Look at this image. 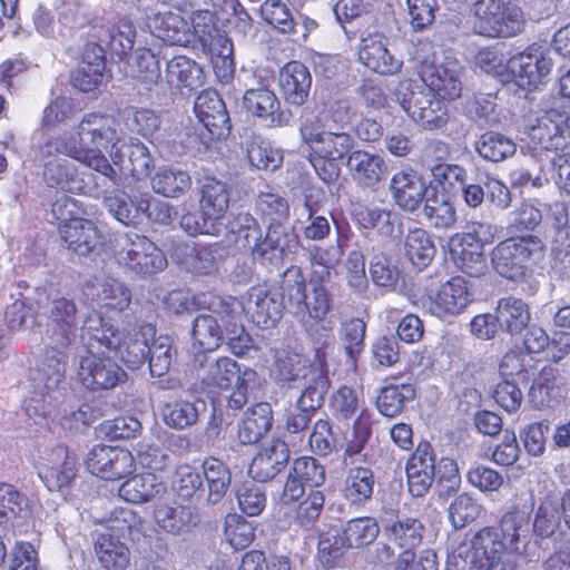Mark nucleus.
I'll return each mask as SVG.
<instances>
[{
  "label": "nucleus",
  "instance_id": "nucleus-60",
  "mask_svg": "<svg viewBox=\"0 0 570 570\" xmlns=\"http://www.w3.org/2000/svg\"><path fill=\"white\" fill-rule=\"evenodd\" d=\"M432 181L443 194L456 195L466 181V170L459 165L439 163L431 168Z\"/></svg>",
  "mask_w": 570,
  "mask_h": 570
},
{
  "label": "nucleus",
  "instance_id": "nucleus-63",
  "mask_svg": "<svg viewBox=\"0 0 570 570\" xmlns=\"http://www.w3.org/2000/svg\"><path fill=\"white\" fill-rule=\"evenodd\" d=\"M203 472L208 484L209 498L217 502L229 487L230 472L220 460L213 456L205 459Z\"/></svg>",
  "mask_w": 570,
  "mask_h": 570
},
{
  "label": "nucleus",
  "instance_id": "nucleus-61",
  "mask_svg": "<svg viewBox=\"0 0 570 570\" xmlns=\"http://www.w3.org/2000/svg\"><path fill=\"white\" fill-rule=\"evenodd\" d=\"M224 535L235 550H243L255 540V527L244 517L229 513L225 518Z\"/></svg>",
  "mask_w": 570,
  "mask_h": 570
},
{
  "label": "nucleus",
  "instance_id": "nucleus-4",
  "mask_svg": "<svg viewBox=\"0 0 570 570\" xmlns=\"http://www.w3.org/2000/svg\"><path fill=\"white\" fill-rule=\"evenodd\" d=\"M325 282L309 279L311 289L307 291L306 278L299 266L291 265L283 273L279 283L283 299L301 322L318 324L332 311L333 296Z\"/></svg>",
  "mask_w": 570,
  "mask_h": 570
},
{
  "label": "nucleus",
  "instance_id": "nucleus-21",
  "mask_svg": "<svg viewBox=\"0 0 570 570\" xmlns=\"http://www.w3.org/2000/svg\"><path fill=\"white\" fill-rule=\"evenodd\" d=\"M435 452L429 441H420L405 464L410 493L420 498L425 495L435 478Z\"/></svg>",
  "mask_w": 570,
  "mask_h": 570
},
{
  "label": "nucleus",
  "instance_id": "nucleus-1",
  "mask_svg": "<svg viewBox=\"0 0 570 570\" xmlns=\"http://www.w3.org/2000/svg\"><path fill=\"white\" fill-rule=\"evenodd\" d=\"M530 517L520 504L510 505L495 525L480 528L451 551L446 570H493L517 557L539 560L540 553L529 551L524 543Z\"/></svg>",
  "mask_w": 570,
  "mask_h": 570
},
{
  "label": "nucleus",
  "instance_id": "nucleus-42",
  "mask_svg": "<svg viewBox=\"0 0 570 570\" xmlns=\"http://www.w3.org/2000/svg\"><path fill=\"white\" fill-rule=\"evenodd\" d=\"M255 214L267 227L287 229L289 204L277 193L261 191L254 202Z\"/></svg>",
  "mask_w": 570,
  "mask_h": 570
},
{
  "label": "nucleus",
  "instance_id": "nucleus-34",
  "mask_svg": "<svg viewBox=\"0 0 570 570\" xmlns=\"http://www.w3.org/2000/svg\"><path fill=\"white\" fill-rule=\"evenodd\" d=\"M273 410L269 403L261 402L248 407L237 425V439L243 445L258 443L272 429Z\"/></svg>",
  "mask_w": 570,
  "mask_h": 570
},
{
  "label": "nucleus",
  "instance_id": "nucleus-40",
  "mask_svg": "<svg viewBox=\"0 0 570 570\" xmlns=\"http://www.w3.org/2000/svg\"><path fill=\"white\" fill-rule=\"evenodd\" d=\"M559 379V371L550 365L540 370L529 390V402L534 409H551L560 402Z\"/></svg>",
  "mask_w": 570,
  "mask_h": 570
},
{
  "label": "nucleus",
  "instance_id": "nucleus-33",
  "mask_svg": "<svg viewBox=\"0 0 570 570\" xmlns=\"http://www.w3.org/2000/svg\"><path fill=\"white\" fill-rule=\"evenodd\" d=\"M254 307H249L250 320L258 327L267 330L273 328L283 316L284 304L282 292L272 291V288L254 287L250 293V302Z\"/></svg>",
  "mask_w": 570,
  "mask_h": 570
},
{
  "label": "nucleus",
  "instance_id": "nucleus-9",
  "mask_svg": "<svg viewBox=\"0 0 570 570\" xmlns=\"http://www.w3.org/2000/svg\"><path fill=\"white\" fill-rule=\"evenodd\" d=\"M492 226L476 223L473 232L456 234L451 238L450 252L458 268L470 277H481L488 271L484 244L492 243Z\"/></svg>",
  "mask_w": 570,
  "mask_h": 570
},
{
  "label": "nucleus",
  "instance_id": "nucleus-18",
  "mask_svg": "<svg viewBox=\"0 0 570 570\" xmlns=\"http://www.w3.org/2000/svg\"><path fill=\"white\" fill-rule=\"evenodd\" d=\"M78 318V307L72 298L59 296L51 299L46 312L47 333L51 343L70 347L77 337Z\"/></svg>",
  "mask_w": 570,
  "mask_h": 570
},
{
  "label": "nucleus",
  "instance_id": "nucleus-19",
  "mask_svg": "<svg viewBox=\"0 0 570 570\" xmlns=\"http://www.w3.org/2000/svg\"><path fill=\"white\" fill-rule=\"evenodd\" d=\"M325 482V468L313 456H299L293 461L281 499L283 503L297 502L305 494V488L315 490Z\"/></svg>",
  "mask_w": 570,
  "mask_h": 570
},
{
  "label": "nucleus",
  "instance_id": "nucleus-45",
  "mask_svg": "<svg viewBox=\"0 0 570 570\" xmlns=\"http://www.w3.org/2000/svg\"><path fill=\"white\" fill-rule=\"evenodd\" d=\"M351 216L361 229L375 230L379 235L386 237L394 233L393 213L389 209L356 204Z\"/></svg>",
  "mask_w": 570,
  "mask_h": 570
},
{
  "label": "nucleus",
  "instance_id": "nucleus-64",
  "mask_svg": "<svg viewBox=\"0 0 570 570\" xmlns=\"http://www.w3.org/2000/svg\"><path fill=\"white\" fill-rule=\"evenodd\" d=\"M131 302V293L127 286L116 279L102 284L98 293V303L106 313L122 312Z\"/></svg>",
  "mask_w": 570,
  "mask_h": 570
},
{
  "label": "nucleus",
  "instance_id": "nucleus-46",
  "mask_svg": "<svg viewBox=\"0 0 570 570\" xmlns=\"http://www.w3.org/2000/svg\"><path fill=\"white\" fill-rule=\"evenodd\" d=\"M112 119L106 115L90 112L83 116L78 126V135L81 140H87L95 147L107 149L116 138Z\"/></svg>",
  "mask_w": 570,
  "mask_h": 570
},
{
  "label": "nucleus",
  "instance_id": "nucleus-44",
  "mask_svg": "<svg viewBox=\"0 0 570 570\" xmlns=\"http://www.w3.org/2000/svg\"><path fill=\"white\" fill-rule=\"evenodd\" d=\"M379 423L375 414L367 407L361 409L352 423L350 438L343 449L344 459L353 460L360 455L368 444L374 426Z\"/></svg>",
  "mask_w": 570,
  "mask_h": 570
},
{
  "label": "nucleus",
  "instance_id": "nucleus-38",
  "mask_svg": "<svg viewBox=\"0 0 570 570\" xmlns=\"http://www.w3.org/2000/svg\"><path fill=\"white\" fill-rule=\"evenodd\" d=\"M125 479L118 489V495L129 503H147L166 490L164 482L153 472H134Z\"/></svg>",
  "mask_w": 570,
  "mask_h": 570
},
{
  "label": "nucleus",
  "instance_id": "nucleus-50",
  "mask_svg": "<svg viewBox=\"0 0 570 570\" xmlns=\"http://www.w3.org/2000/svg\"><path fill=\"white\" fill-rule=\"evenodd\" d=\"M288 229L266 227L265 236L261 232V239L257 242V246L254 245L250 250L253 259L262 264L282 259L285 249L288 247Z\"/></svg>",
  "mask_w": 570,
  "mask_h": 570
},
{
  "label": "nucleus",
  "instance_id": "nucleus-55",
  "mask_svg": "<svg viewBox=\"0 0 570 570\" xmlns=\"http://www.w3.org/2000/svg\"><path fill=\"white\" fill-rule=\"evenodd\" d=\"M424 527L415 518L399 519L385 528L387 540L400 549L416 548L423 538Z\"/></svg>",
  "mask_w": 570,
  "mask_h": 570
},
{
  "label": "nucleus",
  "instance_id": "nucleus-36",
  "mask_svg": "<svg viewBox=\"0 0 570 570\" xmlns=\"http://www.w3.org/2000/svg\"><path fill=\"white\" fill-rule=\"evenodd\" d=\"M346 166L352 179L363 187L375 186L386 169L380 155L364 149H352L346 158Z\"/></svg>",
  "mask_w": 570,
  "mask_h": 570
},
{
  "label": "nucleus",
  "instance_id": "nucleus-11",
  "mask_svg": "<svg viewBox=\"0 0 570 570\" xmlns=\"http://www.w3.org/2000/svg\"><path fill=\"white\" fill-rule=\"evenodd\" d=\"M448 100L426 94L425 88L410 80L403 95L402 107L422 128L434 130L449 121Z\"/></svg>",
  "mask_w": 570,
  "mask_h": 570
},
{
  "label": "nucleus",
  "instance_id": "nucleus-20",
  "mask_svg": "<svg viewBox=\"0 0 570 570\" xmlns=\"http://www.w3.org/2000/svg\"><path fill=\"white\" fill-rule=\"evenodd\" d=\"M508 66L518 86L524 90L532 91L550 73L552 61L543 55L539 47L531 46L511 57Z\"/></svg>",
  "mask_w": 570,
  "mask_h": 570
},
{
  "label": "nucleus",
  "instance_id": "nucleus-17",
  "mask_svg": "<svg viewBox=\"0 0 570 570\" xmlns=\"http://www.w3.org/2000/svg\"><path fill=\"white\" fill-rule=\"evenodd\" d=\"M472 301L468 282L461 276H453L435 294L428 295L423 304L431 315L443 320L462 314Z\"/></svg>",
  "mask_w": 570,
  "mask_h": 570
},
{
  "label": "nucleus",
  "instance_id": "nucleus-53",
  "mask_svg": "<svg viewBox=\"0 0 570 570\" xmlns=\"http://www.w3.org/2000/svg\"><path fill=\"white\" fill-rule=\"evenodd\" d=\"M240 311L232 315L225 316L223 314H216L224 325L225 334L227 335L228 350L236 356L245 355L250 347V337L245 333V328L242 324V317L245 313V307L242 301L238 299Z\"/></svg>",
  "mask_w": 570,
  "mask_h": 570
},
{
  "label": "nucleus",
  "instance_id": "nucleus-15",
  "mask_svg": "<svg viewBox=\"0 0 570 570\" xmlns=\"http://www.w3.org/2000/svg\"><path fill=\"white\" fill-rule=\"evenodd\" d=\"M198 207L203 219L202 226L195 228L199 234H212L229 207V189L226 183L214 176H204L198 181Z\"/></svg>",
  "mask_w": 570,
  "mask_h": 570
},
{
  "label": "nucleus",
  "instance_id": "nucleus-57",
  "mask_svg": "<svg viewBox=\"0 0 570 570\" xmlns=\"http://www.w3.org/2000/svg\"><path fill=\"white\" fill-rule=\"evenodd\" d=\"M560 527V515L557 504L552 500H543L538 505L533 522L532 532L534 543L539 547L546 539L552 538Z\"/></svg>",
  "mask_w": 570,
  "mask_h": 570
},
{
  "label": "nucleus",
  "instance_id": "nucleus-32",
  "mask_svg": "<svg viewBox=\"0 0 570 570\" xmlns=\"http://www.w3.org/2000/svg\"><path fill=\"white\" fill-rule=\"evenodd\" d=\"M99 148L100 147L85 148L76 145L68 147L66 138L58 136L46 141L43 146V154L46 156L52 155L53 151L67 154L71 158L81 161L101 175L114 179L117 173Z\"/></svg>",
  "mask_w": 570,
  "mask_h": 570
},
{
  "label": "nucleus",
  "instance_id": "nucleus-23",
  "mask_svg": "<svg viewBox=\"0 0 570 570\" xmlns=\"http://www.w3.org/2000/svg\"><path fill=\"white\" fill-rule=\"evenodd\" d=\"M419 85L426 94L453 101L461 96L462 82L458 70L446 63L422 61L419 69Z\"/></svg>",
  "mask_w": 570,
  "mask_h": 570
},
{
  "label": "nucleus",
  "instance_id": "nucleus-59",
  "mask_svg": "<svg viewBox=\"0 0 570 570\" xmlns=\"http://www.w3.org/2000/svg\"><path fill=\"white\" fill-rule=\"evenodd\" d=\"M476 151L482 158L498 163L515 153V144L499 132L487 131L481 135L476 144Z\"/></svg>",
  "mask_w": 570,
  "mask_h": 570
},
{
  "label": "nucleus",
  "instance_id": "nucleus-37",
  "mask_svg": "<svg viewBox=\"0 0 570 570\" xmlns=\"http://www.w3.org/2000/svg\"><path fill=\"white\" fill-rule=\"evenodd\" d=\"M495 320L503 332L512 336L520 335L530 324V306L513 295L501 297L497 303Z\"/></svg>",
  "mask_w": 570,
  "mask_h": 570
},
{
  "label": "nucleus",
  "instance_id": "nucleus-54",
  "mask_svg": "<svg viewBox=\"0 0 570 570\" xmlns=\"http://www.w3.org/2000/svg\"><path fill=\"white\" fill-rule=\"evenodd\" d=\"M380 532L376 520L372 517H360L346 522L342 531V540L348 548H361L372 543Z\"/></svg>",
  "mask_w": 570,
  "mask_h": 570
},
{
  "label": "nucleus",
  "instance_id": "nucleus-7",
  "mask_svg": "<svg viewBox=\"0 0 570 570\" xmlns=\"http://www.w3.org/2000/svg\"><path fill=\"white\" fill-rule=\"evenodd\" d=\"M114 257L119 266L139 276L154 275L167 266L165 253L146 235L136 232L116 238Z\"/></svg>",
  "mask_w": 570,
  "mask_h": 570
},
{
  "label": "nucleus",
  "instance_id": "nucleus-31",
  "mask_svg": "<svg viewBox=\"0 0 570 570\" xmlns=\"http://www.w3.org/2000/svg\"><path fill=\"white\" fill-rule=\"evenodd\" d=\"M312 76L308 68L301 61L285 63L278 73V86L285 101L293 106H302L308 98Z\"/></svg>",
  "mask_w": 570,
  "mask_h": 570
},
{
  "label": "nucleus",
  "instance_id": "nucleus-62",
  "mask_svg": "<svg viewBox=\"0 0 570 570\" xmlns=\"http://www.w3.org/2000/svg\"><path fill=\"white\" fill-rule=\"evenodd\" d=\"M325 503L321 490H309L305 498L298 500L294 512V522L302 529L311 530L315 527Z\"/></svg>",
  "mask_w": 570,
  "mask_h": 570
},
{
  "label": "nucleus",
  "instance_id": "nucleus-22",
  "mask_svg": "<svg viewBox=\"0 0 570 570\" xmlns=\"http://www.w3.org/2000/svg\"><path fill=\"white\" fill-rule=\"evenodd\" d=\"M194 111L199 122L208 131L210 140L226 137L232 128L226 105L219 94L214 89H204L197 96Z\"/></svg>",
  "mask_w": 570,
  "mask_h": 570
},
{
  "label": "nucleus",
  "instance_id": "nucleus-6",
  "mask_svg": "<svg viewBox=\"0 0 570 570\" xmlns=\"http://www.w3.org/2000/svg\"><path fill=\"white\" fill-rule=\"evenodd\" d=\"M544 245L538 236L509 237L500 242L491 253L493 269L509 281L524 278L538 261L543 257Z\"/></svg>",
  "mask_w": 570,
  "mask_h": 570
},
{
  "label": "nucleus",
  "instance_id": "nucleus-43",
  "mask_svg": "<svg viewBox=\"0 0 570 570\" xmlns=\"http://www.w3.org/2000/svg\"><path fill=\"white\" fill-rule=\"evenodd\" d=\"M106 35L101 40L108 49L119 59L126 58L132 50L136 39V29L132 21L125 16H117L106 24Z\"/></svg>",
  "mask_w": 570,
  "mask_h": 570
},
{
  "label": "nucleus",
  "instance_id": "nucleus-26",
  "mask_svg": "<svg viewBox=\"0 0 570 570\" xmlns=\"http://www.w3.org/2000/svg\"><path fill=\"white\" fill-rule=\"evenodd\" d=\"M357 55L358 60L366 68L381 75H394L402 68V61L389 51L384 43V36L380 32H372L363 37Z\"/></svg>",
  "mask_w": 570,
  "mask_h": 570
},
{
  "label": "nucleus",
  "instance_id": "nucleus-51",
  "mask_svg": "<svg viewBox=\"0 0 570 570\" xmlns=\"http://www.w3.org/2000/svg\"><path fill=\"white\" fill-rule=\"evenodd\" d=\"M404 252L411 264L422 269L431 264L435 255V246L426 230L414 228L405 236Z\"/></svg>",
  "mask_w": 570,
  "mask_h": 570
},
{
  "label": "nucleus",
  "instance_id": "nucleus-28",
  "mask_svg": "<svg viewBox=\"0 0 570 570\" xmlns=\"http://www.w3.org/2000/svg\"><path fill=\"white\" fill-rule=\"evenodd\" d=\"M288 460V445L281 439H273L253 458L248 474L257 482H268L286 466Z\"/></svg>",
  "mask_w": 570,
  "mask_h": 570
},
{
  "label": "nucleus",
  "instance_id": "nucleus-52",
  "mask_svg": "<svg viewBox=\"0 0 570 570\" xmlns=\"http://www.w3.org/2000/svg\"><path fill=\"white\" fill-rule=\"evenodd\" d=\"M225 328L218 324V318L212 314H200L193 322L191 336L200 350L212 352L224 341Z\"/></svg>",
  "mask_w": 570,
  "mask_h": 570
},
{
  "label": "nucleus",
  "instance_id": "nucleus-41",
  "mask_svg": "<svg viewBox=\"0 0 570 570\" xmlns=\"http://www.w3.org/2000/svg\"><path fill=\"white\" fill-rule=\"evenodd\" d=\"M94 551L105 570H126L130 564V549L118 537L100 533L94 541Z\"/></svg>",
  "mask_w": 570,
  "mask_h": 570
},
{
  "label": "nucleus",
  "instance_id": "nucleus-49",
  "mask_svg": "<svg viewBox=\"0 0 570 570\" xmlns=\"http://www.w3.org/2000/svg\"><path fill=\"white\" fill-rule=\"evenodd\" d=\"M364 403L363 391L343 384L332 392L328 399V410L337 421H350L361 411Z\"/></svg>",
  "mask_w": 570,
  "mask_h": 570
},
{
  "label": "nucleus",
  "instance_id": "nucleus-8",
  "mask_svg": "<svg viewBox=\"0 0 570 570\" xmlns=\"http://www.w3.org/2000/svg\"><path fill=\"white\" fill-rule=\"evenodd\" d=\"M75 206L76 202L72 197L62 195L52 203L51 212L57 219L62 220L59 225V234L66 248L79 256H87L102 245V235L92 220L68 217L72 214L69 207Z\"/></svg>",
  "mask_w": 570,
  "mask_h": 570
},
{
  "label": "nucleus",
  "instance_id": "nucleus-35",
  "mask_svg": "<svg viewBox=\"0 0 570 570\" xmlns=\"http://www.w3.org/2000/svg\"><path fill=\"white\" fill-rule=\"evenodd\" d=\"M243 104L248 112L273 126H284L288 121L287 116L281 109L277 96L268 88L247 89L243 97Z\"/></svg>",
  "mask_w": 570,
  "mask_h": 570
},
{
  "label": "nucleus",
  "instance_id": "nucleus-30",
  "mask_svg": "<svg viewBox=\"0 0 570 570\" xmlns=\"http://www.w3.org/2000/svg\"><path fill=\"white\" fill-rule=\"evenodd\" d=\"M375 484L376 476L371 468L354 465L347 469L340 493L350 507L362 508L372 500Z\"/></svg>",
  "mask_w": 570,
  "mask_h": 570
},
{
  "label": "nucleus",
  "instance_id": "nucleus-2",
  "mask_svg": "<svg viewBox=\"0 0 570 570\" xmlns=\"http://www.w3.org/2000/svg\"><path fill=\"white\" fill-rule=\"evenodd\" d=\"M301 146L317 177L334 184L341 176L342 164L354 148V138L346 131H332L317 117L299 126Z\"/></svg>",
  "mask_w": 570,
  "mask_h": 570
},
{
  "label": "nucleus",
  "instance_id": "nucleus-47",
  "mask_svg": "<svg viewBox=\"0 0 570 570\" xmlns=\"http://www.w3.org/2000/svg\"><path fill=\"white\" fill-rule=\"evenodd\" d=\"M227 237L237 248L252 250L261 239L262 228L257 219L249 213L235 214L226 225Z\"/></svg>",
  "mask_w": 570,
  "mask_h": 570
},
{
  "label": "nucleus",
  "instance_id": "nucleus-29",
  "mask_svg": "<svg viewBox=\"0 0 570 570\" xmlns=\"http://www.w3.org/2000/svg\"><path fill=\"white\" fill-rule=\"evenodd\" d=\"M390 188L395 203L406 212L419 209L428 190L423 176L411 168L396 171Z\"/></svg>",
  "mask_w": 570,
  "mask_h": 570
},
{
  "label": "nucleus",
  "instance_id": "nucleus-58",
  "mask_svg": "<svg viewBox=\"0 0 570 570\" xmlns=\"http://www.w3.org/2000/svg\"><path fill=\"white\" fill-rule=\"evenodd\" d=\"M482 504L469 493L458 494L449 505V520L455 529H462L474 522L483 512Z\"/></svg>",
  "mask_w": 570,
  "mask_h": 570
},
{
  "label": "nucleus",
  "instance_id": "nucleus-5",
  "mask_svg": "<svg viewBox=\"0 0 570 570\" xmlns=\"http://www.w3.org/2000/svg\"><path fill=\"white\" fill-rule=\"evenodd\" d=\"M471 12L475 33L488 38L515 37L525 26L515 0H474Z\"/></svg>",
  "mask_w": 570,
  "mask_h": 570
},
{
  "label": "nucleus",
  "instance_id": "nucleus-10",
  "mask_svg": "<svg viewBox=\"0 0 570 570\" xmlns=\"http://www.w3.org/2000/svg\"><path fill=\"white\" fill-rule=\"evenodd\" d=\"M79 458L65 444L43 452L37 464L38 476L50 492H68L79 474Z\"/></svg>",
  "mask_w": 570,
  "mask_h": 570
},
{
  "label": "nucleus",
  "instance_id": "nucleus-16",
  "mask_svg": "<svg viewBox=\"0 0 570 570\" xmlns=\"http://www.w3.org/2000/svg\"><path fill=\"white\" fill-rule=\"evenodd\" d=\"M166 304L176 314L206 309L212 314L227 316L237 314L240 308L238 298L234 296H222L210 291L193 294L188 291L176 289L168 293Z\"/></svg>",
  "mask_w": 570,
  "mask_h": 570
},
{
  "label": "nucleus",
  "instance_id": "nucleus-12",
  "mask_svg": "<svg viewBox=\"0 0 570 570\" xmlns=\"http://www.w3.org/2000/svg\"><path fill=\"white\" fill-rule=\"evenodd\" d=\"M86 354L80 357L78 379L81 384L91 391L110 390L127 380L125 370L105 351L90 347L86 341Z\"/></svg>",
  "mask_w": 570,
  "mask_h": 570
},
{
  "label": "nucleus",
  "instance_id": "nucleus-27",
  "mask_svg": "<svg viewBox=\"0 0 570 570\" xmlns=\"http://www.w3.org/2000/svg\"><path fill=\"white\" fill-rule=\"evenodd\" d=\"M401 376V373L386 376L385 384L377 393L375 405L380 414L385 417L399 416L415 399V385L412 382L399 383L397 380Z\"/></svg>",
  "mask_w": 570,
  "mask_h": 570
},
{
  "label": "nucleus",
  "instance_id": "nucleus-24",
  "mask_svg": "<svg viewBox=\"0 0 570 570\" xmlns=\"http://www.w3.org/2000/svg\"><path fill=\"white\" fill-rule=\"evenodd\" d=\"M105 68V50L100 45L89 42L82 49L79 66L71 71L70 83L81 92H91L101 85Z\"/></svg>",
  "mask_w": 570,
  "mask_h": 570
},
{
  "label": "nucleus",
  "instance_id": "nucleus-25",
  "mask_svg": "<svg viewBox=\"0 0 570 570\" xmlns=\"http://www.w3.org/2000/svg\"><path fill=\"white\" fill-rule=\"evenodd\" d=\"M150 32L170 46H188L191 31L188 19L179 11H158L147 17Z\"/></svg>",
  "mask_w": 570,
  "mask_h": 570
},
{
  "label": "nucleus",
  "instance_id": "nucleus-3",
  "mask_svg": "<svg viewBox=\"0 0 570 570\" xmlns=\"http://www.w3.org/2000/svg\"><path fill=\"white\" fill-rule=\"evenodd\" d=\"M82 337L97 351H114L131 370L140 368L148 358L149 345L142 333H125L114 325L110 317L102 312L87 314L82 324Z\"/></svg>",
  "mask_w": 570,
  "mask_h": 570
},
{
  "label": "nucleus",
  "instance_id": "nucleus-14",
  "mask_svg": "<svg viewBox=\"0 0 570 570\" xmlns=\"http://www.w3.org/2000/svg\"><path fill=\"white\" fill-rule=\"evenodd\" d=\"M530 141L542 150H563L570 144V115L564 110H544L528 128Z\"/></svg>",
  "mask_w": 570,
  "mask_h": 570
},
{
  "label": "nucleus",
  "instance_id": "nucleus-39",
  "mask_svg": "<svg viewBox=\"0 0 570 570\" xmlns=\"http://www.w3.org/2000/svg\"><path fill=\"white\" fill-rule=\"evenodd\" d=\"M239 382H244L240 377V367L235 360L228 356H220L210 363L200 381L202 389L213 395H219Z\"/></svg>",
  "mask_w": 570,
  "mask_h": 570
},
{
  "label": "nucleus",
  "instance_id": "nucleus-56",
  "mask_svg": "<svg viewBox=\"0 0 570 570\" xmlns=\"http://www.w3.org/2000/svg\"><path fill=\"white\" fill-rule=\"evenodd\" d=\"M153 189L165 197H179L191 187L189 174L180 169L163 168L153 177Z\"/></svg>",
  "mask_w": 570,
  "mask_h": 570
},
{
  "label": "nucleus",
  "instance_id": "nucleus-13",
  "mask_svg": "<svg viewBox=\"0 0 570 570\" xmlns=\"http://www.w3.org/2000/svg\"><path fill=\"white\" fill-rule=\"evenodd\" d=\"M86 465L91 474L100 479L118 481L136 471V459L125 448L96 444L87 455Z\"/></svg>",
  "mask_w": 570,
  "mask_h": 570
},
{
  "label": "nucleus",
  "instance_id": "nucleus-48",
  "mask_svg": "<svg viewBox=\"0 0 570 570\" xmlns=\"http://www.w3.org/2000/svg\"><path fill=\"white\" fill-rule=\"evenodd\" d=\"M68 348L60 347L57 343L45 348L38 367V380L45 383L48 391L56 389L65 377Z\"/></svg>",
  "mask_w": 570,
  "mask_h": 570
}]
</instances>
